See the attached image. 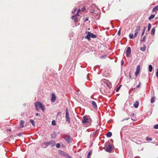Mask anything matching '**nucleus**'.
Instances as JSON below:
<instances>
[{
	"label": "nucleus",
	"instance_id": "c85d7f7f",
	"mask_svg": "<svg viewBox=\"0 0 158 158\" xmlns=\"http://www.w3.org/2000/svg\"><path fill=\"white\" fill-rule=\"evenodd\" d=\"M91 152H92L91 151H89L88 153L87 157H90Z\"/></svg>",
	"mask_w": 158,
	"mask_h": 158
},
{
	"label": "nucleus",
	"instance_id": "8fccbe9b",
	"mask_svg": "<svg viewBox=\"0 0 158 158\" xmlns=\"http://www.w3.org/2000/svg\"><path fill=\"white\" fill-rule=\"evenodd\" d=\"M129 118H130L128 117L127 119H126L125 120H128Z\"/></svg>",
	"mask_w": 158,
	"mask_h": 158
},
{
	"label": "nucleus",
	"instance_id": "9d476101",
	"mask_svg": "<svg viewBox=\"0 0 158 158\" xmlns=\"http://www.w3.org/2000/svg\"><path fill=\"white\" fill-rule=\"evenodd\" d=\"M48 145H51L52 146H53L55 145V142L54 140H52L51 141L47 143Z\"/></svg>",
	"mask_w": 158,
	"mask_h": 158
},
{
	"label": "nucleus",
	"instance_id": "473e14b6",
	"mask_svg": "<svg viewBox=\"0 0 158 158\" xmlns=\"http://www.w3.org/2000/svg\"><path fill=\"white\" fill-rule=\"evenodd\" d=\"M155 30H151V34L153 35L155 34Z\"/></svg>",
	"mask_w": 158,
	"mask_h": 158
},
{
	"label": "nucleus",
	"instance_id": "0eeeda50",
	"mask_svg": "<svg viewBox=\"0 0 158 158\" xmlns=\"http://www.w3.org/2000/svg\"><path fill=\"white\" fill-rule=\"evenodd\" d=\"M140 66L139 65H138L136 68V71L135 73V75L136 76H137L138 75L139 73L140 72Z\"/></svg>",
	"mask_w": 158,
	"mask_h": 158
},
{
	"label": "nucleus",
	"instance_id": "aec40b11",
	"mask_svg": "<svg viewBox=\"0 0 158 158\" xmlns=\"http://www.w3.org/2000/svg\"><path fill=\"white\" fill-rule=\"evenodd\" d=\"M146 49V47L144 45L143 47H141L140 48V50L142 51H144Z\"/></svg>",
	"mask_w": 158,
	"mask_h": 158
},
{
	"label": "nucleus",
	"instance_id": "5701e85b",
	"mask_svg": "<svg viewBox=\"0 0 158 158\" xmlns=\"http://www.w3.org/2000/svg\"><path fill=\"white\" fill-rule=\"evenodd\" d=\"M146 139L147 141H151L152 140V139L149 137H147Z\"/></svg>",
	"mask_w": 158,
	"mask_h": 158
},
{
	"label": "nucleus",
	"instance_id": "bb28decb",
	"mask_svg": "<svg viewBox=\"0 0 158 158\" xmlns=\"http://www.w3.org/2000/svg\"><path fill=\"white\" fill-rule=\"evenodd\" d=\"M138 31H136L135 32V33L134 34V38H135L137 36L138 34Z\"/></svg>",
	"mask_w": 158,
	"mask_h": 158
},
{
	"label": "nucleus",
	"instance_id": "2eb2a0df",
	"mask_svg": "<svg viewBox=\"0 0 158 158\" xmlns=\"http://www.w3.org/2000/svg\"><path fill=\"white\" fill-rule=\"evenodd\" d=\"M63 155L65 156L67 158H71V157L68 154H66L64 152L63 153Z\"/></svg>",
	"mask_w": 158,
	"mask_h": 158
},
{
	"label": "nucleus",
	"instance_id": "a878e982",
	"mask_svg": "<svg viewBox=\"0 0 158 158\" xmlns=\"http://www.w3.org/2000/svg\"><path fill=\"white\" fill-rule=\"evenodd\" d=\"M102 84L104 85L105 86L106 85L107 86L109 87V85L107 83H106L105 82H103Z\"/></svg>",
	"mask_w": 158,
	"mask_h": 158
},
{
	"label": "nucleus",
	"instance_id": "7ed1b4c3",
	"mask_svg": "<svg viewBox=\"0 0 158 158\" xmlns=\"http://www.w3.org/2000/svg\"><path fill=\"white\" fill-rule=\"evenodd\" d=\"M65 118L67 122L68 123H70V118L69 117V114L68 110L67 108L66 110Z\"/></svg>",
	"mask_w": 158,
	"mask_h": 158
},
{
	"label": "nucleus",
	"instance_id": "7c9ffc66",
	"mask_svg": "<svg viewBox=\"0 0 158 158\" xmlns=\"http://www.w3.org/2000/svg\"><path fill=\"white\" fill-rule=\"evenodd\" d=\"M151 24L150 23H149L148 27V30H150L151 27Z\"/></svg>",
	"mask_w": 158,
	"mask_h": 158
},
{
	"label": "nucleus",
	"instance_id": "c9c22d12",
	"mask_svg": "<svg viewBox=\"0 0 158 158\" xmlns=\"http://www.w3.org/2000/svg\"><path fill=\"white\" fill-rule=\"evenodd\" d=\"M141 28L140 27V26H138L137 27L136 30H139Z\"/></svg>",
	"mask_w": 158,
	"mask_h": 158
},
{
	"label": "nucleus",
	"instance_id": "09e8293b",
	"mask_svg": "<svg viewBox=\"0 0 158 158\" xmlns=\"http://www.w3.org/2000/svg\"><path fill=\"white\" fill-rule=\"evenodd\" d=\"M155 28L153 27L152 30H155Z\"/></svg>",
	"mask_w": 158,
	"mask_h": 158
},
{
	"label": "nucleus",
	"instance_id": "58836bf2",
	"mask_svg": "<svg viewBox=\"0 0 158 158\" xmlns=\"http://www.w3.org/2000/svg\"><path fill=\"white\" fill-rule=\"evenodd\" d=\"M118 35H120V30H119L118 32Z\"/></svg>",
	"mask_w": 158,
	"mask_h": 158
},
{
	"label": "nucleus",
	"instance_id": "5fc2aeb1",
	"mask_svg": "<svg viewBox=\"0 0 158 158\" xmlns=\"http://www.w3.org/2000/svg\"><path fill=\"white\" fill-rule=\"evenodd\" d=\"M144 37H144V38L143 39V40H144Z\"/></svg>",
	"mask_w": 158,
	"mask_h": 158
},
{
	"label": "nucleus",
	"instance_id": "423d86ee",
	"mask_svg": "<svg viewBox=\"0 0 158 158\" xmlns=\"http://www.w3.org/2000/svg\"><path fill=\"white\" fill-rule=\"evenodd\" d=\"M112 147L110 145H109L106 147L105 150L106 152L110 153L112 151Z\"/></svg>",
	"mask_w": 158,
	"mask_h": 158
},
{
	"label": "nucleus",
	"instance_id": "c756f323",
	"mask_svg": "<svg viewBox=\"0 0 158 158\" xmlns=\"http://www.w3.org/2000/svg\"><path fill=\"white\" fill-rule=\"evenodd\" d=\"M83 20L85 22H86L87 21H88V17H85V18H84V19H83Z\"/></svg>",
	"mask_w": 158,
	"mask_h": 158
},
{
	"label": "nucleus",
	"instance_id": "6ab92c4d",
	"mask_svg": "<svg viewBox=\"0 0 158 158\" xmlns=\"http://www.w3.org/2000/svg\"><path fill=\"white\" fill-rule=\"evenodd\" d=\"M149 68V72H151L152 71V65H149L148 66Z\"/></svg>",
	"mask_w": 158,
	"mask_h": 158
},
{
	"label": "nucleus",
	"instance_id": "37998d69",
	"mask_svg": "<svg viewBox=\"0 0 158 158\" xmlns=\"http://www.w3.org/2000/svg\"><path fill=\"white\" fill-rule=\"evenodd\" d=\"M140 87V85H139H139H137V86H136V88H139Z\"/></svg>",
	"mask_w": 158,
	"mask_h": 158
},
{
	"label": "nucleus",
	"instance_id": "20e7f679",
	"mask_svg": "<svg viewBox=\"0 0 158 158\" xmlns=\"http://www.w3.org/2000/svg\"><path fill=\"white\" fill-rule=\"evenodd\" d=\"M91 120L89 118L87 117L84 116L82 120L83 123H89L90 122Z\"/></svg>",
	"mask_w": 158,
	"mask_h": 158
},
{
	"label": "nucleus",
	"instance_id": "3c124183",
	"mask_svg": "<svg viewBox=\"0 0 158 158\" xmlns=\"http://www.w3.org/2000/svg\"><path fill=\"white\" fill-rule=\"evenodd\" d=\"M129 77H130V78H131V76L130 74V75H129Z\"/></svg>",
	"mask_w": 158,
	"mask_h": 158
},
{
	"label": "nucleus",
	"instance_id": "f257e3e1",
	"mask_svg": "<svg viewBox=\"0 0 158 158\" xmlns=\"http://www.w3.org/2000/svg\"><path fill=\"white\" fill-rule=\"evenodd\" d=\"M35 106L36 108V110L37 111H39V107L41 109L42 111L44 112L45 110V107L42 103L40 102H36L35 103Z\"/></svg>",
	"mask_w": 158,
	"mask_h": 158
},
{
	"label": "nucleus",
	"instance_id": "f8f14e48",
	"mask_svg": "<svg viewBox=\"0 0 158 158\" xmlns=\"http://www.w3.org/2000/svg\"><path fill=\"white\" fill-rule=\"evenodd\" d=\"M139 105V103L138 101H136L133 104V106L135 108L138 107Z\"/></svg>",
	"mask_w": 158,
	"mask_h": 158
},
{
	"label": "nucleus",
	"instance_id": "c03bdc74",
	"mask_svg": "<svg viewBox=\"0 0 158 158\" xmlns=\"http://www.w3.org/2000/svg\"><path fill=\"white\" fill-rule=\"evenodd\" d=\"M39 115V114L38 113H37L36 114H35V115H36V116H37Z\"/></svg>",
	"mask_w": 158,
	"mask_h": 158
},
{
	"label": "nucleus",
	"instance_id": "ea45409f",
	"mask_svg": "<svg viewBox=\"0 0 158 158\" xmlns=\"http://www.w3.org/2000/svg\"><path fill=\"white\" fill-rule=\"evenodd\" d=\"M156 77H158V69H157V71L156 72Z\"/></svg>",
	"mask_w": 158,
	"mask_h": 158
},
{
	"label": "nucleus",
	"instance_id": "de8ad7c7",
	"mask_svg": "<svg viewBox=\"0 0 158 158\" xmlns=\"http://www.w3.org/2000/svg\"><path fill=\"white\" fill-rule=\"evenodd\" d=\"M61 113V112H59L57 114L58 115L59 114H60Z\"/></svg>",
	"mask_w": 158,
	"mask_h": 158
},
{
	"label": "nucleus",
	"instance_id": "9b49d317",
	"mask_svg": "<svg viewBox=\"0 0 158 158\" xmlns=\"http://www.w3.org/2000/svg\"><path fill=\"white\" fill-rule=\"evenodd\" d=\"M25 122L23 120H21L20 122V127L21 128H22L24 127Z\"/></svg>",
	"mask_w": 158,
	"mask_h": 158
},
{
	"label": "nucleus",
	"instance_id": "e433bc0d",
	"mask_svg": "<svg viewBox=\"0 0 158 158\" xmlns=\"http://www.w3.org/2000/svg\"><path fill=\"white\" fill-rule=\"evenodd\" d=\"M80 9H79L78 10H77V14H76V15H78V13L79 12H80Z\"/></svg>",
	"mask_w": 158,
	"mask_h": 158
},
{
	"label": "nucleus",
	"instance_id": "49530a36",
	"mask_svg": "<svg viewBox=\"0 0 158 158\" xmlns=\"http://www.w3.org/2000/svg\"><path fill=\"white\" fill-rule=\"evenodd\" d=\"M144 31L145 30H144V31H143V32H142V35L143 36V34H144Z\"/></svg>",
	"mask_w": 158,
	"mask_h": 158
},
{
	"label": "nucleus",
	"instance_id": "4468645a",
	"mask_svg": "<svg viewBox=\"0 0 158 158\" xmlns=\"http://www.w3.org/2000/svg\"><path fill=\"white\" fill-rule=\"evenodd\" d=\"M158 10V5L155 7L152 10V11L154 12H156Z\"/></svg>",
	"mask_w": 158,
	"mask_h": 158
},
{
	"label": "nucleus",
	"instance_id": "2f4dec72",
	"mask_svg": "<svg viewBox=\"0 0 158 158\" xmlns=\"http://www.w3.org/2000/svg\"><path fill=\"white\" fill-rule=\"evenodd\" d=\"M154 128L155 129H158V124L155 125L154 127Z\"/></svg>",
	"mask_w": 158,
	"mask_h": 158
},
{
	"label": "nucleus",
	"instance_id": "f3484780",
	"mask_svg": "<svg viewBox=\"0 0 158 158\" xmlns=\"http://www.w3.org/2000/svg\"><path fill=\"white\" fill-rule=\"evenodd\" d=\"M112 135V134L111 132H108L106 134V135L107 137H110Z\"/></svg>",
	"mask_w": 158,
	"mask_h": 158
},
{
	"label": "nucleus",
	"instance_id": "dca6fc26",
	"mask_svg": "<svg viewBox=\"0 0 158 158\" xmlns=\"http://www.w3.org/2000/svg\"><path fill=\"white\" fill-rule=\"evenodd\" d=\"M156 99V97L155 96H153L151 99V102L152 103H154L155 101V100Z\"/></svg>",
	"mask_w": 158,
	"mask_h": 158
},
{
	"label": "nucleus",
	"instance_id": "f03ea898",
	"mask_svg": "<svg viewBox=\"0 0 158 158\" xmlns=\"http://www.w3.org/2000/svg\"><path fill=\"white\" fill-rule=\"evenodd\" d=\"M85 34H86V35L85 37V39H87L89 41L90 40V38H95L97 37L96 35H94L93 33H91L90 32L86 31L85 32Z\"/></svg>",
	"mask_w": 158,
	"mask_h": 158
},
{
	"label": "nucleus",
	"instance_id": "ddd939ff",
	"mask_svg": "<svg viewBox=\"0 0 158 158\" xmlns=\"http://www.w3.org/2000/svg\"><path fill=\"white\" fill-rule=\"evenodd\" d=\"M91 104L92 106L94 108H97V105L96 103V102L94 101H93L92 102Z\"/></svg>",
	"mask_w": 158,
	"mask_h": 158
},
{
	"label": "nucleus",
	"instance_id": "1a4fd4ad",
	"mask_svg": "<svg viewBox=\"0 0 158 158\" xmlns=\"http://www.w3.org/2000/svg\"><path fill=\"white\" fill-rule=\"evenodd\" d=\"M56 99V97L54 93H52V98L51 99V101L52 102H54Z\"/></svg>",
	"mask_w": 158,
	"mask_h": 158
},
{
	"label": "nucleus",
	"instance_id": "79ce46f5",
	"mask_svg": "<svg viewBox=\"0 0 158 158\" xmlns=\"http://www.w3.org/2000/svg\"><path fill=\"white\" fill-rule=\"evenodd\" d=\"M146 28H147V26H144L143 27V30H145V29H146Z\"/></svg>",
	"mask_w": 158,
	"mask_h": 158
},
{
	"label": "nucleus",
	"instance_id": "393cba45",
	"mask_svg": "<svg viewBox=\"0 0 158 158\" xmlns=\"http://www.w3.org/2000/svg\"><path fill=\"white\" fill-rule=\"evenodd\" d=\"M52 125L55 126L56 125V121L55 120H53L52 121Z\"/></svg>",
	"mask_w": 158,
	"mask_h": 158
},
{
	"label": "nucleus",
	"instance_id": "864d4df0",
	"mask_svg": "<svg viewBox=\"0 0 158 158\" xmlns=\"http://www.w3.org/2000/svg\"><path fill=\"white\" fill-rule=\"evenodd\" d=\"M87 158H90V157H87Z\"/></svg>",
	"mask_w": 158,
	"mask_h": 158
},
{
	"label": "nucleus",
	"instance_id": "6e6552de",
	"mask_svg": "<svg viewBox=\"0 0 158 158\" xmlns=\"http://www.w3.org/2000/svg\"><path fill=\"white\" fill-rule=\"evenodd\" d=\"M77 15H75L72 16L71 17V18L72 19L74 20V22H77L78 21V19H77Z\"/></svg>",
	"mask_w": 158,
	"mask_h": 158
},
{
	"label": "nucleus",
	"instance_id": "a211bd4d",
	"mask_svg": "<svg viewBox=\"0 0 158 158\" xmlns=\"http://www.w3.org/2000/svg\"><path fill=\"white\" fill-rule=\"evenodd\" d=\"M65 139L66 141L67 142H68V143H69L71 139V138L69 136H67L66 137Z\"/></svg>",
	"mask_w": 158,
	"mask_h": 158
},
{
	"label": "nucleus",
	"instance_id": "72a5a7b5",
	"mask_svg": "<svg viewBox=\"0 0 158 158\" xmlns=\"http://www.w3.org/2000/svg\"><path fill=\"white\" fill-rule=\"evenodd\" d=\"M121 86V85H120L119 87H118L117 88V89H116V92H118L119 91V89L120 88Z\"/></svg>",
	"mask_w": 158,
	"mask_h": 158
},
{
	"label": "nucleus",
	"instance_id": "a18cd8bd",
	"mask_svg": "<svg viewBox=\"0 0 158 158\" xmlns=\"http://www.w3.org/2000/svg\"><path fill=\"white\" fill-rule=\"evenodd\" d=\"M76 10H77V9H76V8H75V9H74V12L73 11H72V12H73V13H74V12L76 11Z\"/></svg>",
	"mask_w": 158,
	"mask_h": 158
},
{
	"label": "nucleus",
	"instance_id": "412c9836",
	"mask_svg": "<svg viewBox=\"0 0 158 158\" xmlns=\"http://www.w3.org/2000/svg\"><path fill=\"white\" fill-rule=\"evenodd\" d=\"M155 15H151V16L149 17L148 19L149 20H151L152 19H153L154 18Z\"/></svg>",
	"mask_w": 158,
	"mask_h": 158
},
{
	"label": "nucleus",
	"instance_id": "cd10ccee",
	"mask_svg": "<svg viewBox=\"0 0 158 158\" xmlns=\"http://www.w3.org/2000/svg\"><path fill=\"white\" fill-rule=\"evenodd\" d=\"M138 31H136L135 32V33L134 34V38H135L137 36L138 34Z\"/></svg>",
	"mask_w": 158,
	"mask_h": 158
},
{
	"label": "nucleus",
	"instance_id": "a19ab883",
	"mask_svg": "<svg viewBox=\"0 0 158 158\" xmlns=\"http://www.w3.org/2000/svg\"><path fill=\"white\" fill-rule=\"evenodd\" d=\"M124 64V61L123 60H122L121 62V64L122 65H123Z\"/></svg>",
	"mask_w": 158,
	"mask_h": 158
},
{
	"label": "nucleus",
	"instance_id": "f704fd0d",
	"mask_svg": "<svg viewBox=\"0 0 158 158\" xmlns=\"http://www.w3.org/2000/svg\"><path fill=\"white\" fill-rule=\"evenodd\" d=\"M60 144L59 143H57L56 146V147L58 148H59L60 147Z\"/></svg>",
	"mask_w": 158,
	"mask_h": 158
},
{
	"label": "nucleus",
	"instance_id": "39448f33",
	"mask_svg": "<svg viewBox=\"0 0 158 158\" xmlns=\"http://www.w3.org/2000/svg\"><path fill=\"white\" fill-rule=\"evenodd\" d=\"M131 53V48L130 47L127 48L126 51V56L128 57L129 56Z\"/></svg>",
	"mask_w": 158,
	"mask_h": 158
},
{
	"label": "nucleus",
	"instance_id": "b1692460",
	"mask_svg": "<svg viewBox=\"0 0 158 158\" xmlns=\"http://www.w3.org/2000/svg\"><path fill=\"white\" fill-rule=\"evenodd\" d=\"M30 122L33 126H35V123L34 120L33 119H30Z\"/></svg>",
	"mask_w": 158,
	"mask_h": 158
},
{
	"label": "nucleus",
	"instance_id": "603ef678",
	"mask_svg": "<svg viewBox=\"0 0 158 158\" xmlns=\"http://www.w3.org/2000/svg\"><path fill=\"white\" fill-rule=\"evenodd\" d=\"M88 30H90V28H88Z\"/></svg>",
	"mask_w": 158,
	"mask_h": 158
},
{
	"label": "nucleus",
	"instance_id": "4be33fe9",
	"mask_svg": "<svg viewBox=\"0 0 158 158\" xmlns=\"http://www.w3.org/2000/svg\"><path fill=\"white\" fill-rule=\"evenodd\" d=\"M129 36L130 39H133L134 38L133 34L130 33L129 35Z\"/></svg>",
	"mask_w": 158,
	"mask_h": 158
},
{
	"label": "nucleus",
	"instance_id": "4c0bfd02",
	"mask_svg": "<svg viewBox=\"0 0 158 158\" xmlns=\"http://www.w3.org/2000/svg\"><path fill=\"white\" fill-rule=\"evenodd\" d=\"M135 115V114L134 113H131V115L132 116V117H133Z\"/></svg>",
	"mask_w": 158,
	"mask_h": 158
}]
</instances>
